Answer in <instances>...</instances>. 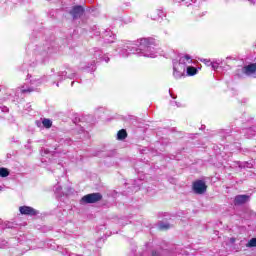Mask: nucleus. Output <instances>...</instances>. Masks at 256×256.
<instances>
[{"mask_svg":"<svg viewBox=\"0 0 256 256\" xmlns=\"http://www.w3.org/2000/svg\"><path fill=\"white\" fill-rule=\"evenodd\" d=\"M184 59L188 62V63H191V56H189L188 54H186L184 56Z\"/></svg>","mask_w":256,"mask_h":256,"instance_id":"15","label":"nucleus"},{"mask_svg":"<svg viewBox=\"0 0 256 256\" xmlns=\"http://www.w3.org/2000/svg\"><path fill=\"white\" fill-rule=\"evenodd\" d=\"M42 125L46 129H51V127H53V122L47 118H44V120L42 121Z\"/></svg>","mask_w":256,"mask_h":256,"instance_id":"8","label":"nucleus"},{"mask_svg":"<svg viewBox=\"0 0 256 256\" xmlns=\"http://www.w3.org/2000/svg\"><path fill=\"white\" fill-rule=\"evenodd\" d=\"M192 190L196 195H203L207 192V184L203 180H196L192 183Z\"/></svg>","mask_w":256,"mask_h":256,"instance_id":"2","label":"nucleus"},{"mask_svg":"<svg viewBox=\"0 0 256 256\" xmlns=\"http://www.w3.org/2000/svg\"><path fill=\"white\" fill-rule=\"evenodd\" d=\"M103 200V194L96 192L91 194H86L81 198L82 203L93 204L99 203V201Z\"/></svg>","mask_w":256,"mask_h":256,"instance_id":"1","label":"nucleus"},{"mask_svg":"<svg viewBox=\"0 0 256 256\" xmlns=\"http://www.w3.org/2000/svg\"><path fill=\"white\" fill-rule=\"evenodd\" d=\"M21 92L22 93H33V89H31V88L23 89Z\"/></svg>","mask_w":256,"mask_h":256,"instance_id":"14","label":"nucleus"},{"mask_svg":"<svg viewBox=\"0 0 256 256\" xmlns=\"http://www.w3.org/2000/svg\"><path fill=\"white\" fill-rule=\"evenodd\" d=\"M242 73L246 75L247 77H250V75H255L256 73V62L250 63L242 68Z\"/></svg>","mask_w":256,"mask_h":256,"instance_id":"5","label":"nucleus"},{"mask_svg":"<svg viewBox=\"0 0 256 256\" xmlns=\"http://www.w3.org/2000/svg\"><path fill=\"white\" fill-rule=\"evenodd\" d=\"M187 75H189L190 77H193V75H197V68L193 66L187 67Z\"/></svg>","mask_w":256,"mask_h":256,"instance_id":"9","label":"nucleus"},{"mask_svg":"<svg viewBox=\"0 0 256 256\" xmlns=\"http://www.w3.org/2000/svg\"><path fill=\"white\" fill-rule=\"evenodd\" d=\"M246 247H256V237L250 239Z\"/></svg>","mask_w":256,"mask_h":256,"instance_id":"12","label":"nucleus"},{"mask_svg":"<svg viewBox=\"0 0 256 256\" xmlns=\"http://www.w3.org/2000/svg\"><path fill=\"white\" fill-rule=\"evenodd\" d=\"M83 13H85L83 6H74L70 11V15H72L73 19H80V17H83Z\"/></svg>","mask_w":256,"mask_h":256,"instance_id":"4","label":"nucleus"},{"mask_svg":"<svg viewBox=\"0 0 256 256\" xmlns=\"http://www.w3.org/2000/svg\"><path fill=\"white\" fill-rule=\"evenodd\" d=\"M152 256H161L157 251H152Z\"/></svg>","mask_w":256,"mask_h":256,"instance_id":"17","label":"nucleus"},{"mask_svg":"<svg viewBox=\"0 0 256 256\" xmlns=\"http://www.w3.org/2000/svg\"><path fill=\"white\" fill-rule=\"evenodd\" d=\"M160 231H167V229H169V225L168 224H161L159 226Z\"/></svg>","mask_w":256,"mask_h":256,"instance_id":"13","label":"nucleus"},{"mask_svg":"<svg viewBox=\"0 0 256 256\" xmlns=\"http://www.w3.org/2000/svg\"><path fill=\"white\" fill-rule=\"evenodd\" d=\"M250 197L249 195H237L234 198V205L239 206V205H245L247 201H249Z\"/></svg>","mask_w":256,"mask_h":256,"instance_id":"6","label":"nucleus"},{"mask_svg":"<svg viewBox=\"0 0 256 256\" xmlns=\"http://www.w3.org/2000/svg\"><path fill=\"white\" fill-rule=\"evenodd\" d=\"M9 169L5 168V167H1L0 168V177H9Z\"/></svg>","mask_w":256,"mask_h":256,"instance_id":"10","label":"nucleus"},{"mask_svg":"<svg viewBox=\"0 0 256 256\" xmlns=\"http://www.w3.org/2000/svg\"><path fill=\"white\" fill-rule=\"evenodd\" d=\"M173 75L175 77V79H181V77H184L185 74H183V72H179L177 69L174 68V72Z\"/></svg>","mask_w":256,"mask_h":256,"instance_id":"11","label":"nucleus"},{"mask_svg":"<svg viewBox=\"0 0 256 256\" xmlns=\"http://www.w3.org/2000/svg\"><path fill=\"white\" fill-rule=\"evenodd\" d=\"M117 139L118 141H124V139H127V130L121 129L117 133Z\"/></svg>","mask_w":256,"mask_h":256,"instance_id":"7","label":"nucleus"},{"mask_svg":"<svg viewBox=\"0 0 256 256\" xmlns=\"http://www.w3.org/2000/svg\"><path fill=\"white\" fill-rule=\"evenodd\" d=\"M141 43L149 45V39L145 38V39L141 40Z\"/></svg>","mask_w":256,"mask_h":256,"instance_id":"16","label":"nucleus"},{"mask_svg":"<svg viewBox=\"0 0 256 256\" xmlns=\"http://www.w3.org/2000/svg\"><path fill=\"white\" fill-rule=\"evenodd\" d=\"M19 211L21 215H29L30 217H35L38 214L37 210L31 206H20Z\"/></svg>","mask_w":256,"mask_h":256,"instance_id":"3","label":"nucleus"}]
</instances>
